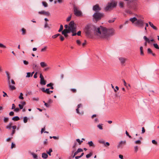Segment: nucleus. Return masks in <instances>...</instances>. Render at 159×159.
Listing matches in <instances>:
<instances>
[{"instance_id":"nucleus-37","label":"nucleus","mask_w":159,"mask_h":159,"mask_svg":"<svg viewBox=\"0 0 159 159\" xmlns=\"http://www.w3.org/2000/svg\"><path fill=\"white\" fill-rule=\"evenodd\" d=\"M116 19V18H112V19L111 20H109L108 21V22L109 23H113V22Z\"/></svg>"},{"instance_id":"nucleus-17","label":"nucleus","mask_w":159,"mask_h":159,"mask_svg":"<svg viewBox=\"0 0 159 159\" xmlns=\"http://www.w3.org/2000/svg\"><path fill=\"white\" fill-rule=\"evenodd\" d=\"M82 105L81 104H78L77 106V108L76 109V112L79 114H80L81 113H80L79 111V108L82 107Z\"/></svg>"},{"instance_id":"nucleus-20","label":"nucleus","mask_w":159,"mask_h":159,"mask_svg":"<svg viewBox=\"0 0 159 159\" xmlns=\"http://www.w3.org/2000/svg\"><path fill=\"white\" fill-rule=\"evenodd\" d=\"M119 60L120 61L122 64H124L125 63L126 60V59L125 58L122 57H120L119 58Z\"/></svg>"},{"instance_id":"nucleus-5","label":"nucleus","mask_w":159,"mask_h":159,"mask_svg":"<svg viewBox=\"0 0 159 159\" xmlns=\"http://www.w3.org/2000/svg\"><path fill=\"white\" fill-rule=\"evenodd\" d=\"M104 17V14L98 12H95L93 15V18L96 21L100 20L102 18Z\"/></svg>"},{"instance_id":"nucleus-43","label":"nucleus","mask_w":159,"mask_h":159,"mask_svg":"<svg viewBox=\"0 0 159 159\" xmlns=\"http://www.w3.org/2000/svg\"><path fill=\"white\" fill-rule=\"evenodd\" d=\"M125 12L127 13H129L130 14H131L132 13V12L131 11H130L128 9H126L125 10Z\"/></svg>"},{"instance_id":"nucleus-10","label":"nucleus","mask_w":159,"mask_h":159,"mask_svg":"<svg viewBox=\"0 0 159 159\" xmlns=\"http://www.w3.org/2000/svg\"><path fill=\"white\" fill-rule=\"evenodd\" d=\"M126 144V141L125 140L124 141H121L119 143L117 146V148H122Z\"/></svg>"},{"instance_id":"nucleus-7","label":"nucleus","mask_w":159,"mask_h":159,"mask_svg":"<svg viewBox=\"0 0 159 159\" xmlns=\"http://www.w3.org/2000/svg\"><path fill=\"white\" fill-rule=\"evenodd\" d=\"M117 4V2L114 1L112 2H111L109 3H108L107 6L105 7V10L106 11H107L110 8H113L116 7Z\"/></svg>"},{"instance_id":"nucleus-62","label":"nucleus","mask_w":159,"mask_h":159,"mask_svg":"<svg viewBox=\"0 0 159 159\" xmlns=\"http://www.w3.org/2000/svg\"><path fill=\"white\" fill-rule=\"evenodd\" d=\"M125 134L127 136H128L129 138H131V136L129 134V133L127 132V131H126Z\"/></svg>"},{"instance_id":"nucleus-31","label":"nucleus","mask_w":159,"mask_h":159,"mask_svg":"<svg viewBox=\"0 0 159 159\" xmlns=\"http://www.w3.org/2000/svg\"><path fill=\"white\" fill-rule=\"evenodd\" d=\"M139 147L138 146H135L134 147V152L137 153L139 150Z\"/></svg>"},{"instance_id":"nucleus-33","label":"nucleus","mask_w":159,"mask_h":159,"mask_svg":"<svg viewBox=\"0 0 159 159\" xmlns=\"http://www.w3.org/2000/svg\"><path fill=\"white\" fill-rule=\"evenodd\" d=\"M12 120L14 121H18L20 120V118L18 116H16L13 117Z\"/></svg>"},{"instance_id":"nucleus-57","label":"nucleus","mask_w":159,"mask_h":159,"mask_svg":"<svg viewBox=\"0 0 159 159\" xmlns=\"http://www.w3.org/2000/svg\"><path fill=\"white\" fill-rule=\"evenodd\" d=\"M76 43L78 45H80L81 44V42L79 40H77L76 41Z\"/></svg>"},{"instance_id":"nucleus-59","label":"nucleus","mask_w":159,"mask_h":159,"mask_svg":"<svg viewBox=\"0 0 159 159\" xmlns=\"http://www.w3.org/2000/svg\"><path fill=\"white\" fill-rule=\"evenodd\" d=\"M83 149H81V148H78L77 150V152L79 153V152H83Z\"/></svg>"},{"instance_id":"nucleus-26","label":"nucleus","mask_w":159,"mask_h":159,"mask_svg":"<svg viewBox=\"0 0 159 159\" xmlns=\"http://www.w3.org/2000/svg\"><path fill=\"white\" fill-rule=\"evenodd\" d=\"M143 39L146 42H147L148 43H150V40L146 36H144L143 37Z\"/></svg>"},{"instance_id":"nucleus-1","label":"nucleus","mask_w":159,"mask_h":159,"mask_svg":"<svg viewBox=\"0 0 159 159\" xmlns=\"http://www.w3.org/2000/svg\"><path fill=\"white\" fill-rule=\"evenodd\" d=\"M115 30L111 28L107 29L105 27L100 26L98 28L97 30L98 34L102 38L108 39L109 37L115 34Z\"/></svg>"},{"instance_id":"nucleus-29","label":"nucleus","mask_w":159,"mask_h":159,"mask_svg":"<svg viewBox=\"0 0 159 159\" xmlns=\"http://www.w3.org/2000/svg\"><path fill=\"white\" fill-rule=\"evenodd\" d=\"M88 144L89 145V147H95V145L93 143L92 141L89 142Z\"/></svg>"},{"instance_id":"nucleus-64","label":"nucleus","mask_w":159,"mask_h":159,"mask_svg":"<svg viewBox=\"0 0 159 159\" xmlns=\"http://www.w3.org/2000/svg\"><path fill=\"white\" fill-rule=\"evenodd\" d=\"M70 90L73 93H76V90L75 89H71Z\"/></svg>"},{"instance_id":"nucleus-9","label":"nucleus","mask_w":159,"mask_h":159,"mask_svg":"<svg viewBox=\"0 0 159 159\" xmlns=\"http://www.w3.org/2000/svg\"><path fill=\"white\" fill-rule=\"evenodd\" d=\"M40 84L42 85H45L46 84V81L45 80L42 74L41 73L40 75Z\"/></svg>"},{"instance_id":"nucleus-35","label":"nucleus","mask_w":159,"mask_h":159,"mask_svg":"<svg viewBox=\"0 0 159 159\" xmlns=\"http://www.w3.org/2000/svg\"><path fill=\"white\" fill-rule=\"evenodd\" d=\"M61 35V34H55L54 35H53L52 37V38L53 39H55L57 37L60 36Z\"/></svg>"},{"instance_id":"nucleus-51","label":"nucleus","mask_w":159,"mask_h":159,"mask_svg":"<svg viewBox=\"0 0 159 159\" xmlns=\"http://www.w3.org/2000/svg\"><path fill=\"white\" fill-rule=\"evenodd\" d=\"M31 154L33 156V157L35 159L37 158V155H36V154H35L33 153H31Z\"/></svg>"},{"instance_id":"nucleus-11","label":"nucleus","mask_w":159,"mask_h":159,"mask_svg":"<svg viewBox=\"0 0 159 159\" xmlns=\"http://www.w3.org/2000/svg\"><path fill=\"white\" fill-rule=\"evenodd\" d=\"M93 9L96 12H98L101 10V8L99 7V5L97 4L93 6Z\"/></svg>"},{"instance_id":"nucleus-4","label":"nucleus","mask_w":159,"mask_h":159,"mask_svg":"<svg viewBox=\"0 0 159 159\" xmlns=\"http://www.w3.org/2000/svg\"><path fill=\"white\" fill-rule=\"evenodd\" d=\"M128 8L130 9L134 10L137 9V3L136 0H130L127 3Z\"/></svg>"},{"instance_id":"nucleus-21","label":"nucleus","mask_w":159,"mask_h":159,"mask_svg":"<svg viewBox=\"0 0 159 159\" xmlns=\"http://www.w3.org/2000/svg\"><path fill=\"white\" fill-rule=\"evenodd\" d=\"M138 20V19L135 17H134L132 18H131L129 19V20L132 23H134H134L135 22V21H137V20Z\"/></svg>"},{"instance_id":"nucleus-16","label":"nucleus","mask_w":159,"mask_h":159,"mask_svg":"<svg viewBox=\"0 0 159 159\" xmlns=\"http://www.w3.org/2000/svg\"><path fill=\"white\" fill-rule=\"evenodd\" d=\"M147 52L148 54H152V56H153L154 57L156 56V54L154 53H153L152 51L150 48H148V49Z\"/></svg>"},{"instance_id":"nucleus-48","label":"nucleus","mask_w":159,"mask_h":159,"mask_svg":"<svg viewBox=\"0 0 159 159\" xmlns=\"http://www.w3.org/2000/svg\"><path fill=\"white\" fill-rule=\"evenodd\" d=\"M63 26L62 25H61L60 26V28L59 30H58V31L59 32H61L63 29Z\"/></svg>"},{"instance_id":"nucleus-56","label":"nucleus","mask_w":159,"mask_h":159,"mask_svg":"<svg viewBox=\"0 0 159 159\" xmlns=\"http://www.w3.org/2000/svg\"><path fill=\"white\" fill-rule=\"evenodd\" d=\"M60 39L61 40V41H63L64 40V37L62 36L61 34V35H60Z\"/></svg>"},{"instance_id":"nucleus-14","label":"nucleus","mask_w":159,"mask_h":159,"mask_svg":"<svg viewBox=\"0 0 159 159\" xmlns=\"http://www.w3.org/2000/svg\"><path fill=\"white\" fill-rule=\"evenodd\" d=\"M75 23L74 21H71L69 24L68 28H70L74 27Z\"/></svg>"},{"instance_id":"nucleus-13","label":"nucleus","mask_w":159,"mask_h":159,"mask_svg":"<svg viewBox=\"0 0 159 159\" xmlns=\"http://www.w3.org/2000/svg\"><path fill=\"white\" fill-rule=\"evenodd\" d=\"M49 88L46 89H45V88H42L41 90L43 92L46 93L48 94H49Z\"/></svg>"},{"instance_id":"nucleus-42","label":"nucleus","mask_w":159,"mask_h":159,"mask_svg":"<svg viewBox=\"0 0 159 159\" xmlns=\"http://www.w3.org/2000/svg\"><path fill=\"white\" fill-rule=\"evenodd\" d=\"M153 45L155 48L159 49V47L157 43H154Z\"/></svg>"},{"instance_id":"nucleus-52","label":"nucleus","mask_w":159,"mask_h":159,"mask_svg":"<svg viewBox=\"0 0 159 159\" xmlns=\"http://www.w3.org/2000/svg\"><path fill=\"white\" fill-rule=\"evenodd\" d=\"M32 75H31L30 72H28L27 73V75L26 76V77H32Z\"/></svg>"},{"instance_id":"nucleus-55","label":"nucleus","mask_w":159,"mask_h":159,"mask_svg":"<svg viewBox=\"0 0 159 159\" xmlns=\"http://www.w3.org/2000/svg\"><path fill=\"white\" fill-rule=\"evenodd\" d=\"M61 33L66 38L67 37H68V35L67 34L63 32H61Z\"/></svg>"},{"instance_id":"nucleus-34","label":"nucleus","mask_w":159,"mask_h":159,"mask_svg":"<svg viewBox=\"0 0 159 159\" xmlns=\"http://www.w3.org/2000/svg\"><path fill=\"white\" fill-rule=\"evenodd\" d=\"M124 3L123 2H119V6L120 8H123L124 7Z\"/></svg>"},{"instance_id":"nucleus-6","label":"nucleus","mask_w":159,"mask_h":159,"mask_svg":"<svg viewBox=\"0 0 159 159\" xmlns=\"http://www.w3.org/2000/svg\"><path fill=\"white\" fill-rule=\"evenodd\" d=\"M74 14L77 16H82V13L80 10L79 8L77 7L74 6L73 8Z\"/></svg>"},{"instance_id":"nucleus-22","label":"nucleus","mask_w":159,"mask_h":159,"mask_svg":"<svg viewBox=\"0 0 159 159\" xmlns=\"http://www.w3.org/2000/svg\"><path fill=\"white\" fill-rule=\"evenodd\" d=\"M140 55L142 56H144V53L143 52V47L141 46L140 47Z\"/></svg>"},{"instance_id":"nucleus-23","label":"nucleus","mask_w":159,"mask_h":159,"mask_svg":"<svg viewBox=\"0 0 159 159\" xmlns=\"http://www.w3.org/2000/svg\"><path fill=\"white\" fill-rule=\"evenodd\" d=\"M53 83H50L47 84L46 86H47V87H50V89H54V88L53 86Z\"/></svg>"},{"instance_id":"nucleus-40","label":"nucleus","mask_w":159,"mask_h":159,"mask_svg":"<svg viewBox=\"0 0 159 159\" xmlns=\"http://www.w3.org/2000/svg\"><path fill=\"white\" fill-rule=\"evenodd\" d=\"M102 125V124H99L97 125V127L99 129L102 130L103 129Z\"/></svg>"},{"instance_id":"nucleus-15","label":"nucleus","mask_w":159,"mask_h":159,"mask_svg":"<svg viewBox=\"0 0 159 159\" xmlns=\"http://www.w3.org/2000/svg\"><path fill=\"white\" fill-rule=\"evenodd\" d=\"M12 128L13 130H12L11 135V136H13L16 132L15 129L16 128V125L12 126Z\"/></svg>"},{"instance_id":"nucleus-3","label":"nucleus","mask_w":159,"mask_h":159,"mask_svg":"<svg viewBox=\"0 0 159 159\" xmlns=\"http://www.w3.org/2000/svg\"><path fill=\"white\" fill-rule=\"evenodd\" d=\"M5 73L7 75L8 84L10 90L12 91L15 90L16 89V88L15 86L12 85L11 84H15V82L12 79L10 80V77L8 72L6 71H5Z\"/></svg>"},{"instance_id":"nucleus-44","label":"nucleus","mask_w":159,"mask_h":159,"mask_svg":"<svg viewBox=\"0 0 159 159\" xmlns=\"http://www.w3.org/2000/svg\"><path fill=\"white\" fill-rule=\"evenodd\" d=\"M43 5L45 7H47L48 6V4L45 2H42Z\"/></svg>"},{"instance_id":"nucleus-24","label":"nucleus","mask_w":159,"mask_h":159,"mask_svg":"<svg viewBox=\"0 0 159 159\" xmlns=\"http://www.w3.org/2000/svg\"><path fill=\"white\" fill-rule=\"evenodd\" d=\"M12 123L11 122L7 125L6 126V128L7 129H10L12 128Z\"/></svg>"},{"instance_id":"nucleus-38","label":"nucleus","mask_w":159,"mask_h":159,"mask_svg":"<svg viewBox=\"0 0 159 159\" xmlns=\"http://www.w3.org/2000/svg\"><path fill=\"white\" fill-rule=\"evenodd\" d=\"M93 155V153L91 152H90L88 154L86 155V157L87 158H89Z\"/></svg>"},{"instance_id":"nucleus-25","label":"nucleus","mask_w":159,"mask_h":159,"mask_svg":"<svg viewBox=\"0 0 159 159\" xmlns=\"http://www.w3.org/2000/svg\"><path fill=\"white\" fill-rule=\"evenodd\" d=\"M48 157V154L45 153H43L42 154V157L44 159L47 158Z\"/></svg>"},{"instance_id":"nucleus-45","label":"nucleus","mask_w":159,"mask_h":159,"mask_svg":"<svg viewBox=\"0 0 159 159\" xmlns=\"http://www.w3.org/2000/svg\"><path fill=\"white\" fill-rule=\"evenodd\" d=\"M23 94L22 93H21L19 97V98L20 99H23L24 98L23 97Z\"/></svg>"},{"instance_id":"nucleus-39","label":"nucleus","mask_w":159,"mask_h":159,"mask_svg":"<svg viewBox=\"0 0 159 159\" xmlns=\"http://www.w3.org/2000/svg\"><path fill=\"white\" fill-rule=\"evenodd\" d=\"M52 148H50L49 150V151L48 152H47V153L48 154L49 156H51V152H52Z\"/></svg>"},{"instance_id":"nucleus-36","label":"nucleus","mask_w":159,"mask_h":159,"mask_svg":"<svg viewBox=\"0 0 159 159\" xmlns=\"http://www.w3.org/2000/svg\"><path fill=\"white\" fill-rule=\"evenodd\" d=\"M134 143L136 144H138L140 145L141 144V141L139 140H138L134 142Z\"/></svg>"},{"instance_id":"nucleus-19","label":"nucleus","mask_w":159,"mask_h":159,"mask_svg":"<svg viewBox=\"0 0 159 159\" xmlns=\"http://www.w3.org/2000/svg\"><path fill=\"white\" fill-rule=\"evenodd\" d=\"M62 32H63L66 34L69 33L70 32V29H69L68 27V29H64Z\"/></svg>"},{"instance_id":"nucleus-32","label":"nucleus","mask_w":159,"mask_h":159,"mask_svg":"<svg viewBox=\"0 0 159 159\" xmlns=\"http://www.w3.org/2000/svg\"><path fill=\"white\" fill-rule=\"evenodd\" d=\"M76 31V27H74L70 28V32H75Z\"/></svg>"},{"instance_id":"nucleus-18","label":"nucleus","mask_w":159,"mask_h":159,"mask_svg":"<svg viewBox=\"0 0 159 159\" xmlns=\"http://www.w3.org/2000/svg\"><path fill=\"white\" fill-rule=\"evenodd\" d=\"M148 23L149 24V25H150V26L153 29H154V30H157V28L154 25H153V24L150 21H149L148 22Z\"/></svg>"},{"instance_id":"nucleus-28","label":"nucleus","mask_w":159,"mask_h":159,"mask_svg":"<svg viewBox=\"0 0 159 159\" xmlns=\"http://www.w3.org/2000/svg\"><path fill=\"white\" fill-rule=\"evenodd\" d=\"M40 65L41 67L43 68L47 66V64L44 62H41L40 63Z\"/></svg>"},{"instance_id":"nucleus-8","label":"nucleus","mask_w":159,"mask_h":159,"mask_svg":"<svg viewBox=\"0 0 159 159\" xmlns=\"http://www.w3.org/2000/svg\"><path fill=\"white\" fill-rule=\"evenodd\" d=\"M144 22V20L141 19H138L137 21L134 23V24L137 26L143 28V27Z\"/></svg>"},{"instance_id":"nucleus-30","label":"nucleus","mask_w":159,"mask_h":159,"mask_svg":"<svg viewBox=\"0 0 159 159\" xmlns=\"http://www.w3.org/2000/svg\"><path fill=\"white\" fill-rule=\"evenodd\" d=\"M21 30L22 31L21 34L22 35H24L26 34V30L24 28H22L21 29Z\"/></svg>"},{"instance_id":"nucleus-12","label":"nucleus","mask_w":159,"mask_h":159,"mask_svg":"<svg viewBox=\"0 0 159 159\" xmlns=\"http://www.w3.org/2000/svg\"><path fill=\"white\" fill-rule=\"evenodd\" d=\"M38 13L40 14H43L48 16L50 15V13L49 12L44 11H39Z\"/></svg>"},{"instance_id":"nucleus-49","label":"nucleus","mask_w":159,"mask_h":159,"mask_svg":"<svg viewBox=\"0 0 159 159\" xmlns=\"http://www.w3.org/2000/svg\"><path fill=\"white\" fill-rule=\"evenodd\" d=\"M76 141L79 143L80 145L81 144V143L83 142V141L82 140H80L79 139H77L76 140Z\"/></svg>"},{"instance_id":"nucleus-61","label":"nucleus","mask_w":159,"mask_h":159,"mask_svg":"<svg viewBox=\"0 0 159 159\" xmlns=\"http://www.w3.org/2000/svg\"><path fill=\"white\" fill-rule=\"evenodd\" d=\"M38 66L37 65L34 64H33V69H35Z\"/></svg>"},{"instance_id":"nucleus-53","label":"nucleus","mask_w":159,"mask_h":159,"mask_svg":"<svg viewBox=\"0 0 159 159\" xmlns=\"http://www.w3.org/2000/svg\"><path fill=\"white\" fill-rule=\"evenodd\" d=\"M9 118L8 117H5L4 119V122L6 123L8 121Z\"/></svg>"},{"instance_id":"nucleus-58","label":"nucleus","mask_w":159,"mask_h":159,"mask_svg":"<svg viewBox=\"0 0 159 159\" xmlns=\"http://www.w3.org/2000/svg\"><path fill=\"white\" fill-rule=\"evenodd\" d=\"M71 16H69L67 19H66V21L67 22L70 21L71 19Z\"/></svg>"},{"instance_id":"nucleus-27","label":"nucleus","mask_w":159,"mask_h":159,"mask_svg":"<svg viewBox=\"0 0 159 159\" xmlns=\"http://www.w3.org/2000/svg\"><path fill=\"white\" fill-rule=\"evenodd\" d=\"M143 39L146 42H147L148 43H150V40L146 36H144L143 37Z\"/></svg>"},{"instance_id":"nucleus-2","label":"nucleus","mask_w":159,"mask_h":159,"mask_svg":"<svg viewBox=\"0 0 159 159\" xmlns=\"http://www.w3.org/2000/svg\"><path fill=\"white\" fill-rule=\"evenodd\" d=\"M97 28H96L93 25H92L88 24L86 25L84 29V31L86 35L88 36H90L91 35L94 30L97 32Z\"/></svg>"},{"instance_id":"nucleus-46","label":"nucleus","mask_w":159,"mask_h":159,"mask_svg":"<svg viewBox=\"0 0 159 159\" xmlns=\"http://www.w3.org/2000/svg\"><path fill=\"white\" fill-rule=\"evenodd\" d=\"M0 48H6V47L2 44V43H0Z\"/></svg>"},{"instance_id":"nucleus-41","label":"nucleus","mask_w":159,"mask_h":159,"mask_svg":"<svg viewBox=\"0 0 159 159\" xmlns=\"http://www.w3.org/2000/svg\"><path fill=\"white\" fill-rule=\"evenodd\" d=\"M47 48V46H45L43 48L41 49V52H44L46 50Z\"/></svg>"},{"instance_id":"nucleus-47","label":"nucleus","mask_w":159,"mask_h":159,"mask_svg":"<svg viewBox=\"0 0 159 159\" xmlns=\"http://www.w3.org/2000/svg\"><path fill=\"white\" fill-rule=\"evenodd\" d=\"M43 102L44 103V105L47 107H49L50 106V105L48 103H47L45 102L44 101H43Z\"/></svg>"},{"instance_id":"nucleus-63","label":"nucleus","mask_w":159,"mask_h":159,"mask_svg":"<svg viewBox=\"0 0 159 159\" xmlns=\"http://www.w3.org/2000/svg\"><path fill=\"white\" fill-rule=\"evenodd\" d=\"M152 143L155 145H157V142L154 140H153L152 141Z\"/></svg>"},{"instance_id":"nucleus-60","label":"nucleus","mask_w":159,"mask_h":159,"mask_svg":"<svg viewBox=\"0 0 159 159\" xmlns=\"http://www.w3.org/2000/svg\"><path fill=\"white\" fill-rule=\"evenodd\" d=\"M52 102V100L51 99H49L48 101V103L49 104Z\"/></svg>"},{"instance_id":"nucleus-54","label":"nucleus","mask_w":159,"mask_h":159,"mask_svg":"<svg viewBox=\"0 0 159 159\" xmlns=\"http://www.w3.org/2000/svg\"><path fill=\"white\" fill-rule=\"evenodd\" d=\"M24 122L25 123H26L27 121V117H24L23 118Z\"/></svg>"},{"instance_id":"nucleus-50","label":"nucleus","mask_w":159,"mask_h":159,"mask_svg":"<svg viewBox=\"0 0 159 159\" xmlns=\"http://www.w3.org/2000/svg\"><path fill=\"white\" fill-rule=\"evenodd\" d=\"M44 27L45 28H48L49 29L50 28L49 26L48 25V24L47 22H45Z\"/></svg>"}]
</instances>
